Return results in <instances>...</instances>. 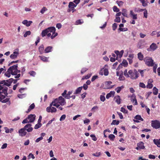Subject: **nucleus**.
<instances>
[{"instance_id":"20e7f679","label":"nucleus","mask_w":160,"mask_h":160,"mask_svg":"<svg viewBox=\"0 0 160 160\" xmlns=\"http://www.w3.org/2000/svg\"><path fill=\"white\" fill-rule=\"evenodd\" d=\"M145 64L148 67H152L154 65V61L152 58L150 57H146L144 58Z\"/></svg>"},{"instance_id":"a211bd4d","label":"nucleus","mask_w":160,"mask_h":160,"mask_svg":"<svg viewBox=\"0 0 160 160\" xmlns=\"http://www.w3.org/2000/svg\"><path fill=\"white\" fill-rule=\"evenodd\" d=\"M32 22V21H28V20H25L23 21L22 23L26 25L27 27H29L30 26Z\"/></svg>"},{"instance_id":"423d86ee","label":"nucleus","mask_w":160,"mask_h":160,"mask_svg":"<svg viewBox=\"0 0 160 160\" xmlns=\"http://www.w3.org/2000/svg\"><path fill=\"white\" fill-rule=\"evenodd\" d=\"M17 66L10 67L8 69L7 71L5 73V75L8 77H10L11 76V74H12V72L13 69H16Z\"/></svg>"},{"instance_id":"13d9d810","label":"nucleus","mask_w":160,"mask_h":160,"mask_svg":"<svg viewBox=\"0 0 160 160\" xmlns=\"http://www.w3.org/2000/svg\"><path fill=\"white\" fill-rule=\"evenodd\" d=\"M88 69L86 68H82L81 71V74H83Z\"/></svg>"},{"instance_id":"f704fd0d","label":"nucleus","mask_w":160,"mask_h":160,"mask_svg":"<svg viewBox=\"0 0 160 160\" xmlns=\"http://www.w3.org/2000/svg\"><path fill=\"white\" fill-rule=\"evenodd\" d=\"M118 79L119 81L124 80L125 79V78L123 76L122 72V74L119 75Z\"/></svg>"},{"instance_id":"9d476101","label":"nucleus","mask_w":160,"mask_h":160,"mask_svg":"<svg viewBox=\"0 0 160 160\" xmlns=\"http://www.w3.org/2000/svg\"><path fill=\"white\" fill-rule=\"evenodd\" d=\"M26 131L28 132H31L33 130V128L32 127V125L31 124H26L24 127Z\"/></svg>"},{"instance_id":"dca6fc26","label":"nucleus","mask_w":160,"mask_h":160,"mask_svg":"<svg viewBox=\"0 0 160 160\" xmlns=\"http://www.w3.org/2000/svg\"><path fill=\"white\" fill-rule=\"evenodd\" d=\"M130 15L133 19H137L138 18L137 14H135L132 10L130 11Z\"/></svg>"},{"instance_id":"de8ad7c7","label":"nucleus","mask_w":160,"mask_h":160,"mask_svg":"<svg viewBox=\"0 0 160 160\" xmlns=\"http://www.w3.org/2000/svg\"><path fill=\"white\" fill-rule=\"evenodd\" d=\"M3 103H6V104L9 105L10 104L11 102L10 101H0Z\"/></svg>"},{"instance_id":"a18cd8bd","label":"nucleus","mask_w":160,"mask_h":160,"mask_svg":"<svg viewBox=\"0 0 160 160\" xmlns=\"http://www.w3.org/2000/svg\"><path fill=\"white\" fill-rule=\"evenodd\" d=\"M90 136L91 138H92V140H93L94 141H96L97 139L96 138L94 134H91L90 135Z\"/></svg>"},{"instance_id":"8fccbe9b","label":"nucleus","mask_w":160,"mask_h":160,"mask_svg":"<svg viewBox=\"0 0 160 160\" xmlns=\"http://www.w3.org/2000/svg\"><path fill=\"white\" fill-rule=\"evenodd\" d=\"M28 122H29L28 119V117L26 119H24L22 122V123L23 124L26 123Z\"/></svg>"},{"instance_id":"a19ab883","label":"nucleus","mask_w":160,"mask_h":160,"mask_svg":"<svg viewBox=\"0 0 160 160\" xmlns=\"http://www.w3.org/2000/svg\"><path fill=\"white\" fill-rule=\"evenodd\" d=\"M116 2L118 4V6L120 7L122 6L123 4V2L121 1H116Z\"/></svg>"},{"instance_id":"c756f323","label":"nucleus","mask_w":160,"mask_h":160,"mask_svg":"<svg viewBox=\"0 0 160 160\" xmlns=\"http://www.w3.org/2000/svg\"><path fill=\"white\" fill-rule=\"evenodd\" d=\"M142 3V5L144 7H146L148 6V2L145 1V0H139Z\"/></svg>"},{"instance_id":"603ef678","label":"nucleus","mask_w":160,"mask_h":160,"mask_svg":"<svg viewBox=\"0 0 160 160\" xmlns=\"http://www.w3.org/2000/svg\"><path fill=\"white\" fill-rule=\"evenodd\" d=\"M18 97L20 98H23L24 97L26 96V94H19L18 95Z\"/></svg>"},{"instance_id":"6e6552de","label":"nucleus","mask_w":160,"mask_h":160,"mask_svg":"<svg viewBox=\"0 0 160 160\" xmlns=\"http://www.w3.org/2000/svg\"><path fill=\"white\" fill-rule=\"evenodd\" d=\"M144 143L143 142L141 141L137 144V147L136 148L137 150L140 149H145V147L144 145Z\"/></svg>"},{"instance_id":"1a4fd4ad","label":"nucleus","mask_w":160,"mask_h":160,"mask_svg":"<svg viewBox=\"0 0 160 160\" xmlns=\"http://www.w3.org/2000/svg\"><path fill=\"white\" fill-rule=\"evenodd\" d=\"M18 133L20 136L22 137L25 136L27 134V132L23 127L18 130Z\"/></svg>"},{"instance_id":"c9c22d12","label":"nucleus","mask_w":160,"mask_h":160,"mask_svg":"<svg viewBox=\"0 0 160 160\" xmlns=\"http://www.w3.org/2000/svg\"><path fill=\"white\" fill-rule=\"evenodd\" d=\"M28 73L30 76H32L33 77H35L36 74V72L33 71H30Z\"/></svg>"},{"instance_id":"cd10ccee","label":"nucleus","mask_w":160,"mask_h":160,"mask_svg":"<svg viewBox=\"0 0 160 160\" xmlns=\"http://www.w3.org/2000/svg\"><path fill=\"white\" fill-rule=\"evenodd\" d=\"M134 118L137 120H141L142 121H143V119L142 118L141 116L138 115L134 117Z\"/></svg>"},{"instance_id":"f03ea898","label":"nucleus","mask_w":160,"mask_h":160,"mask_svg":"<svg viewBox=\"0 0 160 160\" xmlns=\"http://www.w3.org/2000/svg\"><path fill=\"white\" fill-rule=\"evenodd\" d=\"M56 29L54 27H50L43 30L41 33V35L43 37L47 35L48 37H50L52 39L57 36L58 34L55 32Z\"/></svg>"},{"instance_id":"393cba45","label":"nucleus","mask_w":160,"mask_h":160,"mask_svg":"<svg viewBox=\"0 0 160 160\" xmlns=\"http://www.w3.org/2000/svg\"><path fill=\"white\" fill-rule=\"evenodd\" d=\"M138 58L140 61L144 60L143 56L141 52H139L138 54Z\"/></svg>"},{"instance_id":"39448f33","label":"nucleus","mask_w":160,"mask_h":160,"mask_svg":"<svg viewBox=\"0 0 160 160\" xmlns=\"http://www.w3.org/2000/svg\"><path fill=\"white\" fill-rule=\"evenodd\" d=\"M151 126L154 128L158 129L160 128V122L156 120L152 121Z\"/></svg>"},{"instance_id":"f257e3e1","label":"nucleus","mask_w":160,"mask_h":160,"mask_svg":"<svg viewBox=\"0 0 160 160\" xmlns=\"http://www.w3.org/2000/svg\"><path fill=\"white\" fill-rule=\"evenodd\" d=\"M13 81V79L11 78L8 80H3L0 82V100H2L7 96L8 88L5 86L9 87Z\"/></svg>"},{"instance_id":"4d7b16f0","label":"nucleus","mask_w":160,"mask_h":160,"mask_svg":"<svg viewBox=\"0 0 160 160\" xmlns=\"http://www.w3.org/2000/svg\"><path fill=\"white\" fill-rule=\"evenodd\" d=\"M123 52L124 51L123 50H121L120 52H119L118 57L120 58H121L123 55Z\"/></svg>"},{"instance_id":"79ce46f5","label":"nucleus","mask_w":160,"mask_h":160,"mask_svg":"<svg viewBox=\"0 0 160 160\" xmlns=\"http://www.w3.org/2000/svg\"><path fill=\"white\" fill-rule=\"evenodd\" d=\"M101 155V153L100 152H96L95 153H93L92 154V156L95 157H99Z\"/></svg>"},{"instance_id":"c85d7f7f","label":"nucleus","mask_w":160,"mask_h":160,"mask_svg":"<svg viewBox=\"0 0 160 160\" xmlns=\"http://www.w3.org/2000/svg\"><path fill=\"white\" fill-rule=\"evenodd\" d=\"M153 93L155 95H157L158 93V89L156 87L153 88Z\"/></svg>"},{"instance_id":"b1692460","label":"nucleus","mask_w":160,"mask_h":160,"mask_svg":"<svg viewBox=\"0 0 160 160\" xmlns=\"http://www.w3.org/2000/svg\"><path fill=\"white\" fill-rule=\"evenodd\" d=\"M39 57L40 59L44 62H48V58H47L43 56H40Z\"/></svg>"},{"instance_id":"bf43d9fd","label":"nucleus","mask_w":160,"mask_h":160,"mask_svg":"<svg viewBox=\"0 0 160 160\" xmlns=\"http://www.w3.org/2000/svg\"><path fill=\"white\" fill-rule=\"evenodd\" d=\"M83 22V21L81 22V20H77L76 22V25H78V24H81Z\"/></svg>"},{"instance_id":"e433bc0d","label":"nucleus","mask_w":160,"mask_h":160,"mask_svg":"<svg viewBox=\"0 0 160 160\" xmlns=\"http://www.w3.org/2000/svg\"><path fill=\"white\" fill-rule=\"evenodd\" d=\"M69 8L67 10V12H70L71 11H72V12H73L76 11V10L75 9V8H74L73 7Z\"/></svg>"},{"instance_id":"aec40b11","label":"nucleus","mask_w":160,"mask_h":160,"mask_svg":"<svg viewBox=\"0 0 160 160\" xmlns=\"http://www.w3.org/2000/svg\"><path fill=\"white\" fill-rule=\"evenodd\" d=\"M18 53L17 52H14L13 53L11 54L10 56V57L12 59H15L17 58Z\"/></svg>"},{"instance_id":"6e6d98bb","label":"nucleus","mask_w":160,"mask_h":160,"mask_svg":"<svg viewBox=\"0 0 160 160\" xmlns=\"http://www.w3.org/2000/svg\"><path fill=\"white\" fill-rule=\"evenodd\" d=\"M139 86L140 87L143 88H146V86L145 84L143 82H140Z\"/></svg>"},{"instance_id":"f3484780","label":"nucleus","mask_w":160,"mask_h":160,"mask_svg":"<svg viewBox=\"0 0 160 160\" xmlns=\"http://www.w3.org/2000/svg\"><path fill=\"white\" fill-rule=\"evenodd\" d=\"M38 51L40 54H42L44 52V46L43 44L41 45L38 47Z\"/></svg>"},{"instance_id":"473e14b6","label":"nucleus","mask_w":160,"mask_h":160,"mask_svg":"<svg viewBox=\"0 0 160 160\" xmlns=\"http://www.w3.org/2000/svg\"><path fill=\"white\" fill-rule=\"evenodd\" d=\"M108 138L110 140L113 141L115 138V136L113 134H111L109 135Z\"/></svg>"},{"instance_id":"ddd939ff","label":"nucleus","mask_w":160,"mask_h":160,"mask_svg":"<svg viewBox=\"0 0 160 160\" xmlns=\"http://www.w3.org/2000/svg\"><path fill=\"white\" fill-rule=\"evenodd\" d=\"M53 101L50 104L49 106L48 107H49L50 108H51V107H52V106H54L56 107L57 108H58L60 106L59 104L57 102V101Z\"/></svg>"},{"instance_id":"5701e85b","label":"nucleus","mask_w":160,"mask_h":160,"mask_svg":"<svg viewBox=\"0 0 160 160\" xmlns=\"http://www.w3.org/2000/svg\"><path fill=\"white\" fill-rule=\"evenodd\" d=\"M35 107V105L34 103H32L31 105H30L28 110L26 112L27 113H28L30 112L32 110L34 109Z\"/></svg>"},{"instance_id":"c03bdc74","label":"nucleus","mask_w":160,"mask_h":160,"mask_svg":"<svg viewBox=\"0 0 160 160\" xmlns=\"http://www.w3.org/2000/svg\"><path fill=\"white\" fill-rule=\"evenodd\" d=\"M114 21L116 22H121V19L120 17H116Z\"/></svg>"},{"instance_id":"7c9ffc66","label":"nucleus","mask_w":160,"mask_h":160,"mask_svg":"<svg viewBox=\"0 0 160 160\" xmlns=\"http://www.w3.org/2000/svg\"><path fill=\"white\" fill-rule=\"evenodd\" d=\"M119 122L118 121H117L116 120H113L111 123V125H118L119 124Z\"/></svg>"},{"instance_id":"338daca9","label":"nucleus","mask_w":160,"mask_h":160,"mask_svg":"<svg viewBox=\"0 0 160 160\" xmlns=\"http://www.w3.org/2000/svg\"><path fill=\"white\" fill-rule=\"evenodd\" d=\"M144 16L146 18H147L148 17V11L147 10H145L143 13Z\"/></svg>"},{"instance_id":"4be33fe9","label":"nucleus","mask_w":160,"mask_h":160,"mask_svg":"<svg viewBox=\"0 0 160 160\" xmlns=\"http://www.w3.org/2000/svg\"><path fill=\"white\" fill-rule=\"evenodd\" d=\"M153 142L158 147L160 148V139H154L153 140Z\"/></svg>"},{"instance_id":"412c9836","label":"nucleus","mask_w":160,"mask_h":160,"mask_svg":"<svg viewBox=\"0 0 160 160\" xmlns=\"http://www.w3.org/2000/svg\"><path fill=\"white\" fill-rule=\"evenodd\" d=\"M157 46L156 43H153L150 46V48L152 51H154L157 48Z\"/></svg>"},{"instance_id":"6ab92c4d","label":"nucleus","mask_w":160,"mask_h":160,"mask_svg":"<svg viewBox=\"0 0 160 160\" xmlns=\"http://www.w3.org/2000/svg\"><path fill=\"white\" fill-rule=\"evenodd\" d=\"M53 47L52 46H48L44 50V52L48 53L51 52L52 51Z\"/></svg>"},{"instance_id":"ea45409f","label":"nucleus","mask_w":160,"mask_h":160,"mask_svg":"<svg viewBox=\"0 0 160 160\" xmlns=\"http://www.w3.org/2000/svg\"><path fill=\"white\" fill-rule=\"evenodd\" d=\"M122 64L124 67H126L127 66L128 63L126 60H123Z\"/></svg>"},{"instance_id":"69168bd1","label":"nucleus","mask_w":160,"mask_h":160,"mask_svg":"<svg viewBox=\"0 0 160 160\" xmlns=\"http://www.w3.org/2000/svg\"><path fill=\"white\" fill-rule=\"evenodd\" d=\"M73 5H74V3L73 2H70L69 3L68 8L73 7Z\"/></svg>"},{"instance_id":"0eeeda50","label":"nucleus","mask_w":160,"mask_h":160,"mask_svg":"<svg viewBox=\"0 0 160 160\" xmlns=\"http://www.w3.org/2000/svg\"><path fill=\"white\" fill-rule=\"evenodd\" d=\"M67 93V91L65 90L63 92L62 95L66 99H70L71 98H72V99H74L75 98V96H70Z\"/></svg>"},{"instance_id":"37998d69","label":"nucleus","mask_w":160,"mask_h":160,"mask_svg":"<svg viewBox=\"0 0 160 160\" xmlns=\"http://www.w3.org/2000/svg\"><path fill=\"white\" fill-rule=\"evenodd\" d=\"M113 10L114 12H118L119 11V9L115 6L113 7Z\"/></svg>"},{"instance_id":"864d4df0","label":"nucleus","mask_w":160,"mask_h":160,"mask_svg":"<svg viewBox=\"0 0 160 160\" xmlns=\"http://www.w3.org/2000/svg\"><path fill=\"white\" fill-rule=\"evenodd\" d=\"M131 100H137L136 96L134 94H132L131 97Z\"/></svg>"},{"instance_id":"680f3d73","label":"nucleus","mask_w":160,"mask_h":160,"mask_svg":"<svg viewBox=\"0 0 160 160\" xmlns=\"http://www.w3.org/2000/svg\"><path fill=\"white\" fill-rule=\"evenodd\" d=\"M43 138L42 137H39V138H37L36 139L35 142H38L41 140H42Z\"/></svg>"},{"instance_id":"2f4dec72","label":"nucleus","mask_w":160,"mask_h":160,"mask_svg":"<svg viewBox=\"0 0 160 160\" xmlns=\"http://www.w3.org/2000/svg\"><path fill=\"white\" fill-rule=\"evenodd\" d=\"M42 125V124L41 123H38L36 124L34 127V128L35 129H38V128H40Z\"/></svg>"},{"instance_id":"0e129e2a","label":"nucleus","mask_w":160,"mask_h":160,"mask_svg":"<svg viewBox=\"0 0 160 160\" xmlns=\"http://www.w3.org/2000/svg\"><path fill=\"white\" fill-rule=\"evenodd\" d=\"M112 29L113 30H115L117 28V24L114 23L113 24L112 26Z\"/></svg>"},{"instance_id":"72a5a7b5","label":"nucleus","mask_w":160,"mask_h":160,"mask_svg":"<svg viewBox=\"0 0 160 160\" xmlns=\"http://www.w3.org/2000/svg\"><path fill=\"white\" fill-rule=\"evenodd\" d=\"M48 10L47 8L45 7H43L40 10V12L42 14H43L45 12Z\"/></svg>"},{"instance_id":"a878e982","label":"nucleus","mask_w":160,"mask_h":160,"mask_svg":"<svg viewBox=\"0 0 160 160\" xmlns=\"http://www.w3.org/2000/svg\"><path fill=\"white\" fill-rule=\"evenodd\" d=\"M82 87H80L78 88L76 90L75 92L74 93V94H78L80 93L82 90Z\"/></svg>"},{"instance_id":"7ed1b4c3","label":"nucleus","mask_w":160,"mask_h":160,"mask_svg":"<svg viewBox=\"0 0 160 160\" xmlns=\"http://www.w3.org/2000/svg\"><path fill=\"white\" fill-rule=\"evenodd\" d=\"M129 77L132 79H136L138 77L139 73L136 70H134L133 71L132 70H130L128 72Z\"/></svg>"},{"instance_id":"9b49d317","label":"nucleus","mask_w":160,"mask_h":160,"mask_svg":"<svg viewBox=\"0 0 160 160\" xmlns=\"http://www.w3.org/2000/svg\"><path fill=\"white\" fill-rule=\"evenodd\" d=\"M99 74L102 75L104 74L105 76H107L108 74V71L106 68H102L99 72Z\"/></svg>"},{"instance_id":"49530a36","label":"nucleus","mask_w":160,"mask_h":160,"mask_svg":"<svg viewBox=\"0 0 160 160\" xmlns=\"http://www.w3.org/2000/svg\"><path fill=\"white\" fill-rule=\"evenodd\" d=\"M146 87L147 88H151L153 87V84L152 83L148 82Z\"/></svg>"},{"instance_id":"4468645a","label":"nucleus","mask_w":160,"mask_h":160,"mask_svg":"<svg viewBox=\"0 0 160 160\" xmlns=\"http://www.w3.org/2000/svg\"><path fill=\"white\" fill-rule=\"evenodd\" d=\"M46 111L48 112H51L52 113L55 112L57 111V109L56 108L52 107L50 108L49 107H47L46 108Z\"/></svg>"},{"instance_id":"5fc2aeb1","label":"nucleus","mask_w":160,"mask_h":160,"mask_svg":"<svg viewBox=\"0 0 160 160\" xmlns=\"http://www.w3.org/2000/svg\"><path fill=\"white\" fill-rule=\"evenodd\" d=\"M123 73L124 74L125 77L127 78L129 77V74H128L127 73V69H126L125 71H124Z\"/></svg>"},{"instance_id":"f8f14e48","label":"nucleus","mask_w":160,"mask_h":160,"mask_svg":"<svg viewBox=\"0 0 160 160\" xmlns=\"http://www.w3.org/2000/svg\"><path fill=\"white\" fill-rule=\"evenodd\" d=\"M35 118L36 116L35 114H30L28 116V118L30 122H33L35 121Z\"/></svg>"},{"instance_id":"58836bf2","label":"nucleus","mask_w":160,"mask_h":160,"mask_svg":"<svg viewBox=\"0 0 160 160\" xmlns=\"http://www.w3.org/2000/svg\"><path fill=\"white\" fill-rule=\"evenodd\" d=\"M31 34V32L30 31H27L23 35L24 37H26L27 36Z\"/></svg>"},{"instance_id":"4c0bfd02","label":"nucleus","mask_w":160,"mask_h":160,"mask_svg":"<svg viewBox=\"0 0 160 160\" xmlns=\"http://www.w3.org/2000/svg\"><path fill=\"white\" fill-rule=\"evenodd\" d=\"M91 74H88L87 75H86L85 76H83L82 78V79L84 80V79H88L89 78L91 77Z\"/></svg>"},{"instance_id":"052dcab7","label":"nucleus","mask_w":160,"mask_h":160,"mask_svg":"<svg viewBox=\"0 0 160 160\" xmlns=\"http://www.w3.org/2000/svg\"><path fill=\"white\" fill-rule=\"evenodd\" d=\"M98 78V76L97 75H94L92 76L91 79L92 82H93L97 78Z\"/></svg>"},{"instance_id":"2eb2a0df","label":"nucleus","mask_w":160,"mask_h":160,"mask_svg":"<svg viewBox=\"0 0 160 160\" xmlns=\"http://www.w3.org/2000/svg\"><path fill=\"white\" fill-rule=\"evenodd\" d=\"M18 64H17L16 65H14L13 66H12V67H14V66H17V68L16 69H13L12 70V75H17V73H20V70H18Z\"/></svg>"},{"instance_id":"774afa93","label":"nucleus","mask_w":160,"mask_h":160,"mask_svg":"<svg viewBox=\"0 0 160 160\" xmlns=\"http://www.w3.org/2000/svg\"><path fill=\"white\" fill-rule=\"evenodd\" d=\"M148 158L150 159H155L156 158V157L155 156L152 155V154H150L148 156Z\"/></svg>"},{"instance_id":"09e8293b","label":"nucleus","mask_w":160,"mask_h":160,"mask_svg":"<svg viewBox=\"0 0 160 160\" xmlns=\"http://www.w3.org/2000/svg\"><path fill=\"white\" fill-rule=\"evenodd\" d=\"M120 111L121 112L125 113H127L128 112V110H126L125 108H123V107H122L121 108Z\"/></svg>"},{"instance_id":"e2e57ef3","label":"nucleus","mask_w":160,"mask_h":160,"mask_svg":"<svg viewBox=\"0 0 160 160\" xmlns=\"http://www.w3.org/2000/svg\"><path fill=\"white\" fill-rule=\"evenodd\" d=\"M90 122V121L89 119L86 118L85 120L83 121L84 124H88Z\"/></svg>"},{"instance_id":"3c124183","label":"nucleus","mask_w":160,"mask_h":160,"mask_svg":"<svg viewBox=\"0 0 160 160\" xmlns=\"http://www.w3.org/2000/svg\"><path fill=\"white\" fill-rule=\"evenodd\" d=\"M66 116L65 114H63L60 117V121H62L64 120L65 118H66Z\"/></svg>"},{"instance_id":"bb28decb","label":"nucleus","mask_w":160,"mask_h":160,"mask_svg":"<svg viewBox=\"0 0 160 160\" xmlns=\"http://www.w3.org/2000/svg\"><path fill=\"white\" fill-rule=\"evenodd\" d=\"M124 88L123 86L122 85L121 87H118L117 88H116L115 90L116 91L117 93H119L121 91L122 88Z\"/></svg>"}]
</instances>
